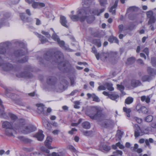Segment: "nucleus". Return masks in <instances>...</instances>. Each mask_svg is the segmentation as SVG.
Wrapping results in <instances>:
<instances>
[{
	"label": "nucleus",
	"instance_id": "nucleus-1",
	"mask_svg": "<svg viewBox=\"0 0 156 156\" xmlns=\"http://www.w3.org/2000/svg\"><path fill=\"white\" fill-rule=\"evenodd\" d=\"M19 129H18L19 131L21 132L24 134H27L35 131L36 130V128L34 126L29 124L26 125V120L23 119H18Z\"/></svg>",
	"mask_w": 156,
	"mask_h": 156
},
{
	"label": "nucleus",
	"instance_id": "nucleus-2",
	"mask_svg": "<svg viewBox=\"0 0 156 156\" xmlns=\"http://www.w3.org/2000/svg\"><path fill=\"white\" fill-rule=\"evenodd\" d=\"M103 108L100 107L94 106L90 110V113L87 114L92 119L101 120L105 118V115L102 113Z\"/></svg>",
	"mask_w": 156,
	"mask_h": 156
},
{
	"label": "nucleus",
	"instance_id": "nucleus-3",
	"mask_svg": "<svg viewBox=\"0 0 156 156\" xmlns=\"http://www.w3.org/2000/svg\"><path fill=\"white\" fill-rule=\"evenodd\" d=\"M55 54L56 59L52 62V63L54 64L55 62L56 64L58 65V68L60 70H62L65 69L66 64L63 61V55L62 53L60 51H57L55 52Z\"/></svg>",
	"mask_w": 156,
	"mask_h": 156
},
{
	"label": "nucleus",
	"instance_id": "nucleus-4",
	"mask_svg": "<svg viewBox=\"0 0 156 156\" xmlns=\"http://www.w3.org/2000/svg\"><path fill=\"white\" fill-rule=\"evenodd\" d=\"M85 12L84 9H79L77 12L76 15L70 16V19L74 21L79 20L81 22H83L86 20L87 16L85 14H87L86 13H85Z\"/></svg>",
	"mask_w": 156,
	"mask_h": 156
},
{
	"label": "nucleus",
	"instance_id": "nucleus-5",
	"mask_svg": "<svg viewBox=\"0 0 156 156\" xmlns=\"http://www.w3.org/2000/svg\"><path fill=\"white\" fill-rule=\"evenodd\" d=\"M27 51L24 48L16 50L14 52V55L15 57L16 62H17L19 63H23L27 61V58L25 57L23 58L18 60V58L25 55L26 54Z\"/></svg>",
	"mask_w": 156,
	"mask_h": 156
},
{
	"label": "nucleus",
	"instance_id": "nucleus-6",
	"mask_svg": "<svg viewBox=\"0 0 156 156\" xmlns=\"http://www.w3.org/2000/svg\"><path fill=\"white\" fill-rule=\"evenodd\" d=\"M18 122V120L13 123L8 121H4L2 122V127L5 128V129H15L16 130H18V129L20 128L18 127L19 123Z\"/></svg>",
	"mask_w": 156,
	"mask_h": 156
},
{
	"label": "nucleus",
	"instance_id": "nucleus-7",
	"mask_svg": "<svg viewBox=\"0 0 156 156\" xmlns=\"http://www.w3.org/2000/svg\"><path fill=\"white\" fill-rule=\"evenodd\" d=\"M0 66H1L3 70L5 71L16 70L12 64L9 63L3 62V60L0 57Z\"/></svg>",
	"mask_w": 156,
	"mask_h": 156
},
{
	"label": "nucleus",
	"instance_id": "nucleus-8",
	"mask_svg": "<svg viewBox=\"0 0 156 156\" xmlns=\"http://www.w3.org/2000/svg\"><path fill=\"white\" fill-rule=\"evenodd\" d=\"M85 10V13H87V14H85V16H87L86 18L87 22L90 23H92L94 20V18L93 16L94 14L92 13L93 10H91L89 7H87L84 9Z\"/></svg>",
	"mask_w": 156,
	"mask_h": 156
},
{
	"label": "nucleus",
	"instance_id": "nucleus-9",
	"mask_svg": "<svg viewBox=\"0 0 156 156\" xmlns=\"http://www.w3.org/2000/svg\"><path fill=\"white\" fill-rule=\"evenodd\" d=\"M134 136L137 137L139 136L143 135L144 133V131L141 129L139 126L137 124H135L134 126Z\"/></svg>",
	"mask_w": 156,
	"mask_h": 156
},
{
	"label": "nucleus",
	"instance_id": "nucleus-10",
	"mask_svg": "<svg viewBox=\"0 0 156 156\" xmlns=\"http://www.w3.org/2000/svg\"><path fill=\"white\" fill-rule=\"evenodd\" d=\"M2 103V101L0 99V106L3 109V110H1L0 109V116L2 118L7 119L9 118L8 116V114L7 113L5 112L4 110V107Z\"/></svg>",
	"mask_w": 156,
	"mask_h": 156
},
{
	"label": "nucleus",
	"instance_id": "nucleus-11",
	"mask_svg": "<svg viewBox=\"0 0 156 156\" xmlns=\"http://www.w3.org/2000/svg\"><path fill=\"white\" fill-rule=\"evenodd\" d=\"M16 76L18 77H24L25 78H30L32 76V74L29 72L25 71L20 74H16Z\"/></svg>",
	"mask_w": 156,
	"mask_h": 156
},
{
	"label": "nucleus",
	"instance_id": "nucleus-12",
	"mask_svg": "<svg viewBox=\"0 0 156 156\" xmlns=\"http://www.w3.org/2000/svg\"><path fill=\"white\" fill-rule=\"evenodd\" d=\"M5 95L7 97L13 100H16L17 96L16 94L11 93L10 90L7 88L5 87Z\"/></svg>",
	"mask_w": 156,
	"mask_h": 156
},
{
	"label": "nucleus",
	"instance_id": "nucleus-13",
	"mask_svg": "<svg viewBox=\"0 0 156 156\" xmlns=\"http://www.w3.org/2000/svg\"><path fill=\"white\" fill-rule=\"evenodd\" d=\"M57 81V78L54 76H49L47 80V83L49 85H55Z\"/></svg>",
	"mask_w": 156,
	"mask_h": 156
},
{
	"label": "nucleus",
	"instance_id": "nucleus-14",
	"mask_svg": "<svg viewBox=\"0 0 156 156\" xmlns=\"http://www.w3.org/2000/svg\"><path fill=\"white\" fill-rule=\"evenodd\" d=\"M8 48V44L7 42L1 43L0 44V54H4L5 53Z\"/></svg>",
	"mask_w": 156,
	"mask_h": 156
},
{
	"label": "nucleus",
	"instance_id": "nucleus-15",
	"mask_svg": "<svg viewBox=\"0 0 156 156\" xmlns=\"http://www.w3.org/2000/svg\"><path fill=\"white\" fill-rule=\"evenodd\" d=\"M136 109L139 113H142L143 114H146L148 112L147 109L145 106L140 107V105H137L136 107Z\"/></svg>",
	"mask_w": 156,
	"mask_h": 156
},
{
	"label": "nucleus",
	"instance_id": "nucleus-16",
	"mask_svg": "<svg viewBox=\"0 0 156 156\" xmlns=\"http://www.w3.org/2000/svg\"><path fill=\"white\" fill-rule=\"evenodd\" d=\"M52 140V138L50 136H48L45 141V145L46 147L49 149H52V148L51 146V143Z\"/></svg>",
	"mask_w": 156,
	"mask_h": 156
},
{
	"label": "nucleus",
	"instance_id": "nucleus-17",
	"mask_svg": "<svg viewBox=\"0 0 156 156\" xmlns=\"http://www.w3.org/2000/svg\"><path fill=\"white\" fill-rule=\"evenodd\" d=\"M20 16L21 20L24 23L30 22L32 21L30 18L26 17L25 13H20Z\"/></svg>",
	"mask_w": 156,
	"mask_h": 156
},
{
	"label": "nucleus",
	"instance_id": "nucleus-18",
	"mask_svg": "<svg viewBox=\"0 0 156 156\" xmlns=\"http://www.w3.org/2000/svg\"><path fill=\"white\" fill-rule=\"evenodd\" d=\"M119 2V0H116L115 1L114 5L111 7L109 10V12L112 13V14L115 15L116 13L115 9L117 8Z\"/></svg>",
	"mask_w": 156,
	"mask_h": 156
},
{
	"label": "nucleus",
	"instance_id": "nucleus-19",
	"mask_svg": "<svg viewBox=\"0 0 156 156\" xmlns=\"http://www.w3.org/2000/svg\"><path fill=\"white\" fill-rule=\"evenodd\" d=\"M34 136L37 138L39 141H42L44 137V135L43 134V131L41 130H40Z\"/></svg>",
	"mask_w": 156,
	"mask_h": 156
},
{
	"label": "nucleus",
	"instance_id": "nucleus-20",
	"mask_svg": "<svg viewBox=\"0 0 156 156\" xmlns=\"http://www.w3.org/2000/svg\"><path fill=\"white\" fill-rule=\"evenodd\" d=\"M45 6V4L43 3H40L34 2L32 3V6L34 9L38 8L40 7H43Z\"/></svg>",
	"mask_w": 156,
	"mask_h": 156
},
{
	"label": "nucleus",
	"instance_id": "nucleus-21",
	"mask_svg": "<svg viewBox=\"0 0 156 156\" xmlns=\"http://www.w3.org/2000/svg\"><path fill=\"white\" fill-rule=\"evenodd\" d=\"M60 21L62 26L66 28L68 27V26L67 24V22L66 18L64 16H60Z\"/></svg>",
	"mask_w": 156,
	"mask_h": 156
},
{
	"label": "nucleus",
	"instance_id": "nucleus-22",
	"mask_svg": "<svg viewBox=\"0 0 156 156\" xmlns=\"http://www.w3.org/2000/svg\"><path fill=\"white\" fill-rule=\"evenodd\" d=\"M17 138L21 141L24 143H30L31 140L28 138H26L23 136H17Z\"/></svg>",
	"mask_w": 156,
	"mask_h": 156
},
{
	"label": "nucleus",
	"instance_id": "nucleus-23",
	"mask_svg": "<svg viewBox=\"0 0 156 156\" xmlns=\"http://www.w3.org/2000/svg\"><path fill=\"white\" fill-rule=\"evenodd\" d=\"M37 111L39 113H44V106L42 104H40L37 105Z\"/></svg>",
	"mask_w": 156,
	"mask_h": 156
},
{
	"label": "nucleus",
	"instance_id": "nucleus-24",
	"mask_svg": "<svg viewBox=\"0 0 156 156\" xmlns=\"http://www.w3.org/2000/svg\"><path fill=\"white\" fill-rule=\"evenodd\" d=\"M52 53L50 51H48L44 55V58L47 60H49L52 58Z\"/></svg>",
	"mask_w": 156,
	"mask_h": 156
},
{
	"label": "nucleus",
	"instance_id": "nucleus-25",
	"mask_svg": "<svg viewBox=\"0 0 156 156\" xmlns=\"http://www.w3.org/2000/svg\"><path fill=\"white\" fill-rule=\"evenodd\" d=\"M141 84L139 80H133L131 81V85L134 87H136L140 86Z\"/></svg>",
	"mask_w": 156,
	"mask_h": 156
},
{
	"label": "nucleus",
	"instance_id": "nucleus-26",
	"mask_svg": "<svg viewBox=\"0 0 156 156\" xmlns=\"http://www.w3.org/2000/svg\"><path fill=\"white\" fill-rule=\"evenodd\" d=\"M36 35L40 39V41L42 44H44L48 41V40L44 36L38 34H37Z\"/></svg>",
	"mask_w": 156,
	"mask_h": 156
},
{
	"label": "nucleus",
	"instance_id": "nucleus-27",
	"mask_svg": "<svg viewBox=\"0 0 156 156\" xmlns=\"http://www.w3.org/2000/svg\"><path fill=\"white\" fill-rule=\"evenodd\" d=\"M15 129H5V133L6 135L8 136H13L12 131L15 130Z\"/></svg>",
	"mask_w": 156,
	"mask_h": 156
},
{
	"label": "nucleus",
	"instance_id": "nucleus-28",
	"mask_svg": "<svg viewBox=\"0 0 156 156\" xmlns=\"http://www.w3.org/2000/svg\"><path fill=\"white\" fill-rule=\"evenodd\" d=\"M152 79L151 76L148 75H145L142 77V80L143 82H150Z\"/></svg>",
	"mask_w": 156,
	"mask_h": 156
},
{
	"label": "nucleus",
	"instance_id": "nucleus-29",
	"mask_svg": "<svg viewBox=\"0 0 156 156\" xmlns=\"http://www.w3.org/2000/svg\"><path fill=\"white\" fill-rule=\"evenodd\" d=\"M82 126L84 129H88L90 127V124L89 122L85 121L82 123Z\"/></svg>",
	"mask_w": 156,
	"mask_h": 156
},
{
	"label": "nucleus",
	"instance_id": "nucleus-30",
	"mask_svg": "<svg viewBox=\"0 0 156 156\" xmlns=\"http://www.w3.org/2000/svg\"><path fill=\"white\" fill-rule=\"evenodd\" d=\"M93 43L97 45L98 47H100L101 46V43L99 39H94L93 41Z\"/></svg>",
	"mask_w": 156,
	"mask_h": 156
},
{
	"label": "nucleus",
	"instance_id": "nucleus-31",
	"mask_svg": "<svg viewBox=\"0 0 156 156\" xmlns=\"http://www.w3.org/2000/svg\"><path fill=\"white\" fill-rule=\"evenodd\" d=\"M119 98V96L118 94H110L109 97V98L110 99L113 100H115L116 102L117 101L116 100Z\"/></svg>",
	"mask_w": 156,
	"mask_h": 156
},
{
	"label": "nucleus",
	"instance_id": "nucleus-32",
	"mask_svg": "<svg viewBox=\"0 0 156 156\" xmlns=\"http://www.w3.org/2000/svg\"><path fill=\"white\" fill-rule=\"evenodd\" d=\"M123 111L125 112L126 114V115L128 117H130V113L131 112V110L130 108H128L125 107H124L123 108Z\"/></svg>",
	"mask_w": 156,
	"mask_h": 156
},
{
	"label": "nucleus",
	"instance_id": "nucleus-33",
	"mask_svg": "<svg viewBox=\"0 0 156 156\" xmlns=\"http://www.w3.org/2000/svg\"><path fill=\"white\" fill-rule=\"evenodd\" d=\"M107 88L110 91H112L114 88L112 87L113 85L111 83H108L106 84Z\"/></svg>",
	"mask_w": 156,
	"mask_h": 156
},
{
	"label": "nucleus",
	"instance_id": "nucleus-34",
	"mask_svg": "<svg viewBox=\"0 0 156 156\" xmlns=\"http://www.w3.org/2000/svg\"><path fill=\"white\" fill-rule=\"evenodd\" d=\"M105 10V9H102L100 10V12H98V10H95L94 11L93 10L92 13L94 14V15H97V16H99L100 14L103 12Z\"/></svg>",
	"mask_w": 156,
	"mask_h": 156
},
{
	"label": "nucleus",
	"instance_id": "nucleus-35",
	"mask_svg": "<svg viewBox=\"0 0 156 156\" xmlns=\"http://www.w3.org/2000/svg\"><path fill=\"white\" fill-rule=\"evenodd\" d=\"M117 88L122 93L123 95H124L126 94L123 91V90L124 89V87L122 85L117 84Z\"/></svg>",
	"mask_w": 156,
	"mask_h": 156
},
{
	"label": "nucleus",
	"instance_id": "nucleus-36",
	"mask_svg": "<svg viewBox=\"0 0 156 156\" xmlns=\"http://www.w3.org/2000/svg\"><path fill=\"white\" fill-rule=\"evenodd\" d=\"M67 148L69 149L71 151L74 152L75 154H76L77 153L76 149L72 145H69L67 147Z\"/></svg>",
	"mask_w": 156,
	"mask_h": 156
},
{
	"label": "nucleus",
	"instance_id": "nucleus-37",
	"mask_svg": "<svg viewBox=\"0 0 156 156\" xmlns=\"http://www.w3.org/2000/svg\"><path fill=\"white\" fill-rule=\"evenodd\" d=\"M8 115L12 120H16L17 119V117L14 114L11 113H9Z\"/></svg>",
	"mask_w": 156,
	"mask_h": 156
},
{
	"label": "nucleus",
	"instance_id": "nucleus-38",
	"mask_svg": "<svg viewBox=\"0 0 156 156\" xmlns=\"http://www.w3.org/2000/svg\"><path fill=\"white\" fill-rule=\"evenodd\" d=\"M147 71L148 73L151 75H153L155 73L154 69L150 67H147Z\"/></svg>",
	"mask_w": 156,
	"mask_h": 156
},
{
	"label": "nucleus",
	"instance_id": "nucleus-39",
	"mask_svg": "<svg viewBox=\"0 0 156 156\" xmlns=\"http://www.w3.org/2000/svg\"><path fill=\"white\" fill-rule=\"evenodd\" d=\"M133 101V98L130 97H128L125 100V103L126 104H129L131 103Z\"/></svg>",
	"mask_w": 156,
	"mask_h": 156
},
{
	"label": "nucleus",
	"instance_id": "nucleus-40",
	"mask_svg": "<svg viewBox=\"0 0 156 156\" xmlns=\"http://www.w3.org/2000/svg\"><path fill=\"white\" fill-rule=\"evenodd\" d=\"M135 61V58L134 57L130 58L127 59V62L129 65H131L134 63Z\"/></svg>",
	"mask_w": 156,
	"mask_h": 156
},
{
	"label": "nucleus",
	"instance_id": "nucleus-41",
	"mask_svg": "<svg viewBox=\"0 0 156 156\" xmlns=\"http://www.w3.org/2000/svg\"><path fill=\"white\" fill-rule=\"evenodd\" d=\"M153 116L151 115H149L147 116L145 119V121L147 122H150L152 121L153 119Z\"/></svg>",
	"mask_w": 156,
	"mask_h": 156
},
{
	"label": "nucleus",
	"instance_id": "nucleus-42",
	"mask_svg": "<svg viewBox=\"0 0 156 156\" xmlns=\"http://www.w3.org/2000/svg\"><path fill=\"white\" fill-rule=\"evenodd\" d=\"M92 131H84L83 132V134L87 136H91L92 134Z\"/></svg>",
	"mask_w": 156,
	"mask_h": 156
},
{
	"label": "nucleus",
	"instance_id": "nucleus-43",
	"mask_svg": "<svg viewBox=\"0 0 156 156\" xmlns=\"http://www.w3.org/2000/svg\"><path fill=\"white\" fill-rule=\"evenodd\" d=\"M147 17V18H149L154 17L153 12L152 11L150 10L147 11L146 13Z\"/></svg>",
	"mask_w": 156,
	"mask_h": 156
},
{
	"label": "nucleus",
	"instance_id": "nucleus-44",
	"mask_svg": "<svg viewBox=\"0 0 156 156\" xmlns=\"http://www.w3.org/2000/svg\"><path fill=\"white\" fill-rule=\"evenodd\" d=\"M149 142L151 143H152L153 142V140L152 138H150L149 140L147 139L145 141V143L147 146L149 147H150V145L149 144Z\"/></svg>",
	"mask_w": 156,
	"mask_h": 156
},
{
	"label": "nucleus",
	"instance_id": "nucleus-45",
	"mask_svg": "<svg viewBox=\"0 0 156 156\" xmlns=\"http://www.w3.org/2000/svg\"><path fill=\"white\" fill-rule=\"evenodd\" d=\"M7 22V20L4 18L0 20V28H1L3 25H5L6 24L5 23Z\"/></svg>",
	"mask_w": 156,
	"mask_h": 156
},
{
	"label": "nucleus",
	"instance_id": "nucleus-46",
	"mask_svg": "<svg viewBox=\"0 0 156 156\" xmlns=\"http://www.w3.org/2000/svg\"><path fill=\"white\" fill-rule=\"evenodd\" d=\"M113 154L116 156H121L122 155V152L121 151L117 150L113 152Z\"/></svg>",
	"mask_w": 156,
	"mask_h": 156
},
{
	"label": "nucleus",
	"instance_id": "nucleus-47",
	"mask_svg": "<svg viewBox=\"0 0 156 156\" xmlns=\"http://www.w3.org/2000/svg\"><path fill=\"white\" fill-rule=\"evenodd\" d=\"M43 124L45 127L49 129H50L51 128L50 124L46 120H44V122H43Z\"/></svg>",
	"mask_w": 156,
	"mask_h": 156
},
{
	"label": "nucleus",
	"instance_id": "nucleus-48",
	"mask_svg": "<svg viewBox=\"0 0 156 156\" xmlns=\"http://www.w3.org/2000/svg\"><path fill=\"white\" fill-rule=\"evenodd\" d=\"M122 135L123 133L122 131L119 130L117 131L116 136L119 140H121Z\"/></svg>",
	"mask_w": 156,
	"mask_h": 156
},
{
	"label": "nucleus",
	"instance_id": "nucleus-49",
	"mask_svg": "<svg viewBox=\"0 0 156 156\" xmlns=\"http://www.w3.org/2000/svg\"><path fill=\"white\" fill-rule=\"evenodd\" d=\"M60 83V84L62 85L63 88H64L65 86H66L68 84V82L65 79H63L62 80Z\"/></svg>",
	"mask_w": 156,
	"mask_h": 156
},
{
	"label": "nucleus",
	"instance_id": "nucleus-50",
	"mask_svg": "<svg viewBox=\"0 0 156 156\" xmlns=\"http://www.w3.org/2000/svg\"><path fill=\"white\" fill-rule=\"evenodd\" d=\"M138 8L134 6H131L128 9L130 11H136L138 10Z\"/></svg>",
	"mask_w": 156,
	"mask_h": 156
},
{
	"label": "nucleus",
	"instance_id": "nucleus-51",
	"mask_svg": "<svg viewBox=\"0 0 156 156\" xmlns=\"http://www.w3.org/2000/svg\"><path fill=\"white\" fill-rule=\"evenodd\" d=\"M155 21V20L154 16L149 18V20L148 22V24H151L154 23Z\"/></svg>",
	"mask_w": 156,
	"mask_h": 156
},
{
	"label": "nucleus",
	"instance_id": "nucleus-52",
	"mask_svg": "<svg viewBox=\"0 0 156 156\" xmlns=\"http://www.w3.org/2000/svg\"><path fill=\"white\" fill-rule=\"evenodd\" d=\"M52 38L54 40L57 41H59V38L58 37L57 35L55 33H54L52 36Z\"/></svg>",
	"mask_w": 156,
	"mask_h": 156
},
{
	"label": "nucleus",
	"instance_id": "nucleus-53",
	"mask_svg": "<svg viewBox=\"0 0 156 156\" xmlns=\"http://www.w3.org/2000/svg\"><path fill=\"white\" fill-rule=\"evenodd\" d=\"M100 5L101 6H104L107 4V0H99Z\"/></svg>",
	"mask_w": 156,
	"mask_h": 156
},
{
	"label": "nucleus",
	"instance_id": "nucleus-54",
	"mask_svg": "<svg viewBox=\"0 0 156 156\" xmlns=\"http://www.w3.org/2000/svg\"><path fill=\"white\" fill-rule=\"evenodd\" d=\"M133 119V120L136 121L138 123H140L142 122V120L141 119L136 117H134Z\"/></svg>",
	"mask_w": 156,
	"mask_h": 156
},
{
	"label": "nucleus",
	"instance_id": "nucleus-55",
	"mask_svg": "<svg viewBox=\"0 0 156 156\" xmlns=\"http://www.w3.org/2000/svg\"><path fill=\"white\" fill-rule=\"evenodd\" d=\"M93 101L96 102H99L100 101V99L99 98L94 94L93 96Z\"/></svg>",
	"mask_w": 156,
	"mask_h": 156
},
{
	"label": "nucleus",
	"instance_id": "nucleus-56",
	"mask_svg": "<svg viewBox=\"0 0 156 156\" xmlns=\"http://www.w3.org/2000/svg\"><path fill=\"white\" fill-rule=\"evenodd\" d=\"M41 33L42 34L45 35L46 37L48 38H49L51 37V35L48 32H45L44 31H42L41 32Z\"/></svg>",
	"mask_w": 156,
	"mask_h": 156
},
{
	"label": "nucleus",
	"instance_id": "nucleus-57",
	"mask_svg": "<svg viewBox=\"0 0 156 156\" xmlns=\"http://www.w3.org/2000/svg\"><path fill=\"white\" fill-rule=\"evenodd\" d=\"M103 150L106 151H108L111 149V147L110 146H108L106 145H104L103 146Z\"/></svg>",
	"mask_w": 156,
	"mask_h": 156
},
{
	"label": "nucleus",
	"instance_id": "nucleus-58",
	"mask_svg": "<svg viewBox=\"0 0 156 156\" xmlns=\"http://www.w3.org/2000/svg\"><path fill=\"white\" fill-rule=\"evenodd\" d=\"M151 62L153 66H156V58H152L151 59Z\"/></svg>",
	"mask_w": 156,
	"mask_h": 156
},
{
	"label": "nucleus",
	"instance_id": "nucleus-59",
	"mask_svg": "<svg viewBox=\"0 0 156 156\" xmlns=\"http://www.w3.org/2000/svg\"><path fill=\"white\" fill-rule=\"evenodd\" d=\"M58 44H59V46L62 47H64L65 45V42L64 41H60V39L59 40V41H57Z\"/></svg>",
	"mask_w": 156,
	"mask_h": 156
},
{
	"label": "nucleus",
	"instance_id": "nucleus-60",
	"mask_svg": "<svg viewBox=\"0 0 156 156\" xmlns=\"http://www.w3.org/2000/svg\"><path fill=\"white\" fill-rule=\"evenodd\" d=\"M117 54L118 53L116 52H111L112 57L114 59L117 58L118 57Z\"/></svg>",
	"mask_w": 156,
	"mask_h": 156
},
{
	"label": "nucleus",
	"instance_id": "nucleus-61",
	"mask_svg": "<svg viewBox=\"0 0 156 156\" xmlns=\"http://www.w3.org/2000/svg\"><path fill=\"white\" fill-rule=\"evenodd\" d=\"M15 43L17 45H19L20 47H23L24 46V44L23 43L21 42V41H16Z\"/></svg>",
	"mask_w": 156,
	"mask_h": 156
},
{
	"label": "nucleus",
	"instance_id": "nucleus-62",
	"mask_svg": "<svg viewBox=\"0 0 156 156\" xmlns=\"http://www.w3.org/2000/svg\"><path fill=\"white\" fill-rule=\"evenodd\" d=\"M24 150L27 152H31L34 150V148L33 147H30V148H23Z\"/></svg>",
	"mask_w": 156,
	"mask_h": 156
},
{
	"label": "nucleus",
	"instance_id": "nucleus-63",
	"mask_svg": "<svg viewBox=\"0 0 156 156\" xmlns=\"http://www.w3.org/2000/svg\"><path fill=\"white\" fill-rule=\"evenodd\" d=\"M98 90H105L106 89V87L103 85H101L99 86L98 87Z\"/></svg>",
	"mask_w": 156,
	"mask_h": 156
},
{
	"label": "nucleus",
	"instance_id": "nucleus-64",
	"mask_svg": "<svg viewBox=\"0 0 156 156\" xmlns=\"http://www.w3.org/2000/svg\"><path fill=\"white\" fill-rule=\"evenodd\" d=\"M102 126L104 127L107 128L109 126V124L107 121H105L103 123Z\"/></svg>",
	"mask_w": 156,
	"mask_h": 156
}]
</instances>
